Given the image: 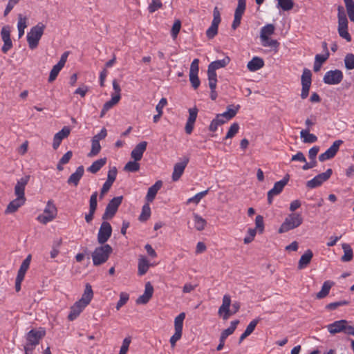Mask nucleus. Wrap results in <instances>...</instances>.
<instances>
[{"label":"nucleus","instance_id":"f257e3e1","mask_svg":"<svg viewBox=\"0 0 354 354\" xmlns=\"http://www.w3.org/2000/svg\"><path fill=\"white\" fill-rule=\"evenodd\" d=\"M45 25L42 23H38L35 26L32 27L30 31L27 33L26 39L28 46L31 50L35 49L39 44L44 30Z\"/></svg>","mask_w":354,"mask_h":354},{"label":"nucleus","instance_id":"f03ea898","mask_svg":"<svg viewBox=\"0 0 354 354\" xmlns=\"http://www.w3.org/2000/svg\"><path fill=\"white\" fill-rule=\"evenodd\" d=\"M326 328L331 335L343 333L346 335H354V327L349 325L348 322L346 319L335 321L327 325Z\"/></svg>","mask_w":354,"mask_h":354},{"label":"nucleus","instance_id":"7ed1b4c3","mask_svg":"<svg viewBox=\"0 0 354 354\" xmlns=\"http://www.w3.org/2000/svg\"><path fill=\"white\" fill-rule=\"evenodd\" d=\"M112 248L109 244L97 247L92 253L93 263L100 266L104 263L112 252Z\"/></svg>","mask_w":354,"mask_h":354},{"label":"nucleus","instance_id":"20e7f679","mask_svg":"<svg viewBox=\"0 0 354 354\" xmlns=\"http://www.w3.org/2000/svg\"><path fill=\"white\" fill-rule=\"evenodd\" d=\"M338 13H337V19H338V27L337 31L339 36L346 39V41L350 42L351 41V36L350 35L348 31V19L346 15V13L344 10L343 7H338Z\"/></svg>","mask_w":354,"mask_h":354},{"label":"nucleus","instance_id":"39448f33","mask_svg":"<svg viewBox=\"0 0 354 354\" xmlns=\"http://www.w3.org/2000/svg\"><path fill=\"white\" fill-rule=\"evenodd\" d=\"M303 222L301 214L292 213L288 215L279 229V233L286 232L299 227Z\"/></svg>","mask_w":354,"mask_h":354},{"label":"nucleus","instance_id":"423d86ee","mask_svg":"<svg viewBox=\"0 0 354 354\" xmlns=\"http://www.w3.org/2000/svg\"><path fill=\"white\" fill-rule=\"evenodd\" d=\"M57 209L53 201L49 200L44 209V212L37 216V220L41 223L46 224L52 221L57 216Z\"/></svg>","mask_w":354,"mask_h":354},{"label":"nucleus","instance_id":"0eeeda50","mask_svg":"<svg viewBox=\"0 0 354 354\" xmlns=\"http://www.w3.org/2000/svg\"><path fill=\"white\" fill-rule=\"evenodd\" d=\"M122 196H117L112 198L106 207L105 212L102 215V219L106 220L111 218L115 214L120 205L122 201Z\"/></svg>","mask_w":354,"mask_h":354},{"label":"nucleus","instance_id":"6e6552de","mask_svg":"<svg viewBox=\"0 0 354 354\" xmlns=\"http://www.w3.org/2000/svg\"><path fill=\"white\" fill-rule=\"evenodd\" d=\"M255 228H250L248 232V234L243 239L245 244L252 242L257 232H262L263 231V217L261 215H258L255 219Z\"/></svg>","mask_w":354,"mask_h":354},{"label":"nucleus","instance_id":"1a4fd4ad","mask_svg":"<svg viewBox=\"0 0 354 354\" xmlns=\"http://www.w3.org/2000/svg\"><path fill=\"white\" fill-rule=\"evenodd\" d=\"M343 77V73L340 70H330L325 73L323 82L326 84L337 85L342 81Z\"/></svg>","mask_w":354,"mask_h":354},{"label":"nucleus","instance_id":"9d476101","mask_svg":"<svg viewBox=\"0 0 354 354\" xmlns=\"http://www.w3.org/2000/svg\"><path fill=\"white\" fill-rule=\"evenodd\" d=\"M331 169H328L325 172L315 176L313 179L307 181L306 187L310 189H314L319 187L324 182L326 181L332 175Z\"/></svg>","mask_w":354,"mask_h":354},{"label":"nucleus","instance_id":"9b49d317","mask_svg":"<svg viewBox=\"0 0 354 354\" xmlns=\"http://www.w3.org/2000/svg\"><path fill=\"white\" fill-rule=\"evenodd\" d=\"M112 227L109 223L103 221L97 233V241L100 244H104L111 237Z\"/></svg>","mask_w":354,"mask_h":354},{"label":"nucleus","instance_id":"f8f14e48","mask_svg":"<svg viewBox=\"0 0 354 354\" xmlns=\"http://www.w3.org/2000/svg\"><path fill=\"white\" fill-rule=\"evenodd\" d=\"M198 64V59H194L190 65L189 69V81L194 89H196L200 86L201 84L200 80L198 76L199 71Z\"/></svg>","mask_w":354,"mask_h":354},{"label":"nucleus","instance_id":"ddd939ff","mask_svg":"<svg viewBox=\"0 0 354 354\" xmlns=\"http://www.w3.org/2000/svg\"><path fill=\"white\" fill-rule=\"evenodd\" d=\"M288 182V177H284L279 181H277L274 183V187L271 189L268 193V203L271 204L272 202V198L277 195H279L283 189L284 187Z\"/></svg>","mask_w":354,"mask_h":354},{"label":"nucleus","instance_id":"4468645a","mask_svg":"<svg viewBox=\"0 0 354 354\" xmlns=\"http://www.w3.org/2000/svg\"><path fill=\"white\" fill-rule=\"evenodd\" d=\"M343 143L342 140H335L333 145L323 153L319 156V160L324 162L327 160L333 158L339 150L340 145Z\"/></svg>","mask_w":354,"mask_h":354},{"label":"nucleus","instance_id":"2eb2a0df","mask_svg":"<svg viewBox=\"0 0 354 354\" xmlns=\"http://www.w3.org/2000/svg\"><path fill=\"white\" fill-rule=\"evenodd\" d=\"M231 297L229 295H225L223 297L222 305L219 307L218 314L224 320L230 316Z\"/></svg>","mask_w":354,"mask_h":354},{"label":"nucleus","instance_id":"dca6fc26","mask_svg":"<svg viewBox=\"0 0 354 354\" xmlns=\"http://www.w3.org/2000/svg\"><path fill=\"white\" fill-rule=\"evenodd\" d=\"M30 180V176H24L20 179L17 180L15 186V194L16 197H19L24 199L25 198V188Z\"/></svg>","mask_w":354,"mask_h":354},{"label":"nucleus","instance_id":"f3484780","mask_svg":"<svg viewBox=\"0 0 354 354\" xmlns=\"http://www.w3.org/2000/svg\"><path fill=\"white\" fill-rule=\"evenodd\" d=\"M189 162V158L185 157L181 162H177L174 165V171L172 173V180L173 181H177L180 179L184 171Z\"/></svg>","mask_w":354,"mask_h":354},{"label":"nucleus","instance_id":"a211bd4d","mask_svg":"<svg viewBox=\"0 0 354 354\" xmlns=\"http://www.w3.org/2000/svg\"><path fill=\"white\" fill-rule=\"evenodd\" d=\"M71 130L68 127H64L62 130L56 133L53 138V147L54 149H57L63 139L67 138L70 134Z\"/></svg>","mask_w":354,"mask_h":354},{"label":"nucleus","instance_id":"6ab92c4d","mask_svg":"<svg viewBox=\"0 0 354 354\" xmlns=\"http://www.w3.org/2000/svg\"><path fill=\"white\" fill-rule=\"evenodd\" d=\"M153 293V287L150 282H147L145 284L144 293L140 295L136 300V303L138 304H147Z\"/></svg>","mask_w":354,"mask_h":354},{"label":"nucleus","instance_id":"aec40b11","mask_svg":"<svg viewBox=\"0 0 354 354\" xmlns=\"http://www.w3.org/2000/svg\"><path fill=\"white\" fill-rule=\"evenodd\" d=\"M147 142L142 141L138 143L135 148L131 151V157L136 161H139L142 159L144 152L146 151Z\"/></svg>","mask_w":354,"mask_h":354},{"label":"nucleus","instance_id":"412c9836","mask_svg":"<svg viewBox=\"0 0 354 354\" xmlns=\"http://www.w3.org/2000/svg\"><path fill=\"white\" fill-rule=\"evenodd\" d=\"M42 337L41 332L31 330L26 335V344L34 346L36 347L39 344L40 339Z\"/></svg>","mask_w":354,"mask_h":354},{"label":"nucleus","instance_id":"4be33fe9","mask_svg":"<svg viewBox=\"0 0 354 354\" xmlns=\"http://www.w3.org/2000/svg\"><path fill=\"white\" fill-rule=\"evenodd\" d=\"M86 306L77 301L71 307L68 316L70 321L75 319Z\"/></svg>","mask_w":354,"mask_h":354},{"label":"nucleus","instance_id":"5701e85b","mask_svg":"<svg viewBox=\"0 0 354 354\" xmlns=\"http://www.w3.org/2000/svg\"><path fill=\"white\" fill-rule=\"evenodd\" d=\"M84 173V169L83 166H79L76 171L73 173L69 178H68L67 183L69 185H73L74 186H77L83 176Z\"/></svg>","mask_w":354,"mask_h":354},{"label":"nucleus","instance_id":"b1692460","mask_svg":"<svg viewBox=\"0 0 354 354\" xmlns=\"http://www.w3.org/2000/svg\"><path fill=\"white\" fill-rule=\"evenodd\" d=\"M93 297V292L92 287L89 283H86L84 293L80 299L78 300L81 304L87 306Z\"/></svg>","mask_w":354,"mask_h":354},{"label":"nucleus","instance_id":"393cba45","mask_svg":"<svg viewBox=\"0 0 354 354\" xmlns=\"http://www.w3.org/2000/svg\"><path fill=\"white\" fill-rule=\"evenodd\" d=\"M26 202V199L16 197L15 199L12 201L7 206L6 213L11 214L15 212L20 207H21Z\"/></svg>","mask_w":354,"mask_h":354},{"label":"nucleus","instance_id":"a878e982","mask_svg":"<svg viewBox=\"0 0 354 354\" xmlns=\"http://www.w3.org/2000/svg\"><path fill=\"white\" fill-rule=\"evenodd\" d=\"M153 266L150 264L147 258L145 256H140L138 259V273L140 276H142L147 273L150 266Z\"/></svg>","mask_w":354,"mask_h":354},{"label":"nucleus","instance_id":"bb28decb","mask_svg":"<svg viewBox=\"0 0 354 354\" xmlns=\"http://www.w3.org/2000/svg\"><path fill=\"white\" fill-rule=\"evenodd\" d=\"M264 66V61L259 57H254L247 64L248 69L251 72H254Z\"/></svg>","mask_w":354,"mask_h":354},{"label":"nucleus","instance_id":"cd10ccee","mask_svg":"<svg viewBox=\"0 0 354 354\" xmlns=\"http://www.w3.org/2000/svg\"><path fill=\"white\" fill-rule=\"evenodd\" d=\"M240 109V105H229L227 106L226 111L219 113L223 119L226 120V122L233 118L236 114L237 113L238 111Z\"/></svg>","mask_w":354,"mask_h":354},{"label":"nucleus","instance_id":"c85d7f7f","mask_svg":"<svg viewBox=\"0 0 354 354\" xmlns=\"http://www.w3.org/2000/svg\"><path fill=\"white\" fill-rule=\"evenodd\" d=\"M161 186L162 182L160 180H158L156 182L154 185H153L151 187L149 188L146 196V200L148 202L151 203L154 200L158 190L161 188Z\"/></svg>","mask_w":354,"mask_h":354},{"label":"nucleus","instance_id":"c756f323","mask_svg":"<svg viewBox=\"0 0 354 354\" xmlns=\"http://www.w3.org/2000/svg\"><path fill=\"white\" fill-rule=\"evenodd\" d=\"M31 261V255L29 254L26 257V258L21 263L20 268L18 270L17 277V279H24L26 272H27Z\"/></svg>","mask_w":354,"mask_h":354},{"label":"nucleus","instance_id":"7c9ffc66","mask_svg":"<svg viewBox=\"0 0 354 354\" xmlns=\"http://www.w3.org/2000/svg\"><path fill=\"white\" fill-rule=\"evenodd\" d=\"M313 254L310 250H307L305 253L301 255L299 261V268L303 269L307 266V265L310 262L313 258Z\"/></svg>","mask_w":354,"mask_h":354},{"label":"nucleus","instance_id":"2f4dec72","mask_svg":"<svg viewBox=\"0 0 354 354\" xmlns=\"http://www.w3.org/2000/svg\"><path fill=\"white\" fill-rule=\"evenodd\" d=\"M342 248L344 250V255L341 257L343 262H348L353 259V252L351 245L348 243H343Z\"/></svg>","mask_w":354,"mask_h":354},{"label":"nucleus","instance_id":"473e14b6","mask_svg":"<svg viewBox=\"0 0 354 354\" xmlns=\"http://www.w3.org/2000/svg\"><path fill=\"white\" fill-rule=\"evenodd\" d=\"M309 131L310 129H307L301 130L300 132V137L303 139L304 143H313L317 140V137L313 133H310Z\"/></svg>","mask_w":354,"mask_h":354},{"label":"nucleus","instance_id":"72a5a7b5","mask_svg":"<svg viewBox=\"0 0 354 354\" xmlns=\"http://www.w3.org/2000/svg\"><path fill=\"white\" fill-rule=\"evenodd\" d=\"M230 59L229 57H225L222 59L216 60L209 64L208 67L212 70L216 71L217 69L226 66L230 63Z\"/></svg>","mask_w":354,"mask_h":354},{"label":"nucleus","instance_id":"f704fd0d","mask_svg":"<svg viewBox=\"0 0 354 354\" xmlns=\"http://www.w3.org/2000/svg\"><path fill=\"white\" fill-rule=\"evenodd\" d=\"M226 122L225 119H223V117L220 114H217L214 118L209 127V130L210 131L214 132L217 130L218 127L223 124H225Z\"/></svg>","mask_w":354,"mask_h":354},{"label":"nucleus","instance_id":"c9c22d12","mask_svg":"<svg viewBox=\"0 0 354 354\" xmlns=\"http://www.w3.org/2000/svg\"><path fill=\"white\" fill-rule=\"evenodd\" d=\"M333 284L334 283L333 281H326L323 283L321 290L317 293V298L323 299L326 297Z\"/></svg>","mask_w":354,"mask_h":354},{"label":"nucleus","instance_id":"e433bc0d","mask_svg":"<svg viewBox=\"0 0 354 354\" xmlns=\"http://www.w3.org/2000/svg\"><path fill=\"white\" fill-rule=\"evenodd\" d=\"M194 228L198 231H202L205 229L207 221L197 214H193Z\"/></svg>","mask_w":354,"mask_h":354},{"label":"nucleus","instance_id":"4c0bfd02","mask_svg":"<svg viewBox=\"0 0 354 354\" xmlns=\"http://www.w3.org/2000/svg\"><path fill=\"white\" fill-rule=\"evenodd\" d=\"M106 162V158H100L94 161L92 165L87 169V170L92 173H97Z\"/></svg>","mask_w":354,"mask_h":354},{"label":"nucleus","instance_id":"58836bf2","mask_svg":"<svg viewBox=\"0 0 354 354\" xmlns=\"http://www.w3.org/2000/svg\"><path fill=\"white\" fill-rule=\"evenodd\" d=\"M239 323V320H234V321L231 322L230 327L225 329L221 333L220 338L225 340L229 335H232L234 332Z\"/></svg>","mask_w":354,"mask_h":354},{"label":"nucleus","instance_id":"ea45409f","mask_svg":"<svg viewBox=\"0 0 354 354\" xmlns=\"http://www.w3.org/2000/svg\"><path fill=\"white\" fill-rule=\"evenodd\" d=\"M277 7L283 11H289L294 6L293 0H277Z\"/></svg>","mask_w":354,"mask_h":354},{"label":"nucleus","instance_id":"a19ab883","mask_svg":"<svg viewBox=\"0 0 354 354\" xmlns=\"http://www.w3.org/2000/svg\"><path fill=\"white\" fill-rule=\"evenodd\" d=\"M208 192H209V189H207L205 191L198 192L194 196L188 198L186 203L187 204L194 203L195 205H198L200 203V201H201V199L203 197H205L208 194Z\"/></svg>","mask_w":354,"mask_h":354},{"label":"nucleus","instance_id":"79ce46f5","mask_svg":"<svg viewBox=\"0 0 354 354\" xmlns=\"http://www.w3.org/2000/svg\"><path fill=\"white\" fill-rule=\"evenodd\" d=\"M27 27V19L21 15H19V20L17 23V29L19 37L21 38L24 35V30Z\"/></svg>","mask_w":354,"mask_h":354},{"label":"nucleus","instance_id":"37998d69","mask_svg":"<svg viewBox=\"0 0 354 354\" xmlns=\"http://www.w3.org/2000/svg\"><path fill=\"white\" fill-rule=\"evenodd\" d=\"M346 12L350 20L354 22V1L353 0H344Z\"/></svg>","mask_w":354,"mask_h":354},{"label":"nucleus","instance_id":"c03bdc74","mask_svg":"<svg viewBox=\"0 0 354 354\" xmlns=\"http://www.w3.org/2000/svg\"><path fill=\"white\" fill-rule=\"evenodd\" d=\"M311 71L308 68H304L301 75V85L310 86L311 85Z\"/></svg>","mask_w":354,"mask_h":354},{"label":"nucleus","instance_id":"a18cd8bd","mask_svg":"<svg viewBox=\"0 0 354 354\" xmlns=\"http://www.w3.org/2000/svg\"><path fill=\"white\" fill-rule=\"evenodd\" d=\"M185 318V313H180L174 319V328L175 330H179L183 332V322Z\"/></svg>","mask_w":354,"mask_h":354},{"label":"nucleus","instance_id":"49530a36","mask_svg":"<svg viewBox=\"0 0 354 354\" xmlns=\"http://www.w3.org/2000/svg\"><path fill=\"white\" fill-rule=\"evenodd\" d=\"M246 8L245 0H238L237 7L235 10L234 15L242 17Z\"/></svg>","mask_w":354,"mask_h":354},{"label":"nucleus","instance_id":"de8ad7c7","mask_svg":"<svg viewBox=\"0 0 354 354\" xmlns=\"http://www.w3.org/2000/svg\"><path fill=\"white\" fill-rule=\"evenodd\" d=\"M63 68V66L59 65V64H55L53 66V68L51 69L48 77V82H53L57 77L60 71Z\"/></svg>","mask_w":354,"mask_h":354},{"label":"nucleus","instance_id":"09e8293b","mask_svg":"<svg viewBox=\"0 0 354 354\" xmlns=\"http://www.w3.org/2000/svg\"><path fill=\"white\" fill-rule=\"evenodd\" d=\"M124 169L129 172H136L140 169V164L138 161H129L124 166Z\"/></svg>","mask_w":354,"mask_h":354},{"label":"nucleus","instance_id":"8fccbe9b","mask_svg":"<svg viewBox=\"0 0 354 354\" xmlns=\"http://www.w3.org/2000/svg\"><path fill=\"white\" fill-rule=\"evenodd\" d=\"M101 149L100 142L92 140L91 141V149L88 153V156L92 157L99 153Z\"/></svg>","mask_w":354,"mask_h":354},{"label":"nucleus","instance_id":"3c124183","mask_svg":"<svg viewBox=\"0 0 354 354\" xmlns=\"http://www.w3.org/2000/svg\"><path fill=\"white\" fill-rule=\"evenodd\" d=\"M344 64H345V67L348 70L354 69V55L353 54L348 53L345 56Z\"/></svg>","mask_w":354,"mask_h":354},{"label":"nucleus","instance_id":"603ef678","mask_svg":"<svg viewBox=\"0 0 354 354\" xmlns=\"http://www.w3.org/2000/svg\"><path fill=\"white\" fill-rule=\"evenodd\" d=\"M239 126L238 123H233L229 128L228 131L225 137V139H229L234 137L239 131Z\"/></svg>","mask_w":354,"mask_h":354},{"label":"nucleus","instance_id":"864d4df0","mask_svg":"<svg viewBox=\"0 0 354 354\" xmlns=\"http://www.w3.org/2000/svg\"><path fill=\"white\" fill-rule=\"evenodd\" d=\"M97 192H94L91 194L89 200V210L95 212L97 205Z\"/></svg>","mask_w":354,"mask_h":354},{"label":"nucleus","instance_id":"5fc2aeb1","mask_svg":"<svg viewBox=\"0 0 354 354\" xmlns=\"http://www.w3.org/2000/svg\"><path fill=\"white\" fill-rule=\"evenodd\" d=\"M221 14L217 7H215L213 10V20L212 24L214 26L218 27L221 23Z\"/></svg>","mask_w":354,"mask_h":354},{"label":"nucleus","instance_id":"6e6d98bb","mask_svg":"<svg viewBox=\"0 0 354 354\" xmlns=\"http://www.w3.org/2000/svg\"><path fill=\"white\" fill-rule=\"evenodd\" d=\"M131 339L130 337H125L123 339L122 344V346L120 347V352H119L120 354H127V353L129 350V347L131 344Z\"/></svg>","mask_w":354,"mask_h":354},{"label":"nucleus","instance_id":"4d7b16f0","mask_svg":"<svg viewBox=\"0 0 354 354\" xmlns=\"http://www.w3.org/2000/svg\"><path fill=\"white\" fill-rule=\"evenodd\" d=\"M279 42L276 39H272L267 37V48H270V51L276 53L278 50Z\"/></svg>","mask_w":354,"mask_h":354},{"label":"nucleus","instance_id":"13d9d810","mask_svg":"<svg viewBox=\"0 0 354 354\" xmlns=\"http://www.w3.org/2000/svg\"><path fill=\"white\" fill-rule=\"evenodd\" d=\"M129 295L126 292H121L120 294V299L116 304V309L118 310L124 306L129 300Z\"/></svg>","mask_w":354,"mask_h":354},{"label":"nucleus","instance_id":"bf43d9fd","mask_svg":"<svg viewBox=\"0 0 354 354\" xmlns=\"http://www.w3.org/2000/svg\"><path fill=\"white\" fill-rule=\"evenodd\" d=\"M151 214V209L149 205H145L142 209V213L140 216V221H146L149 218Z\"/></svg>","mask_w":354,"mask_h":354},{"label":"nucleus","instance_id":"052dcab7","mask_svg":"<svg viewBox=\"0 0 354 354\" xmlns=\"http://www.w3.org/2000/svg\"><path fill=\"white\" fill-rule=\"evenodd\" d=\"M181 23L179 20L176 21L171 28V35L173 39H176L180 32Z\"/></svg>","mask_w":354,"mask_h":354},{"label":"nucleus","instance_id":"680f3d73","mask_svg":"<svg viewBox=\"0 0 354 354\" xmlns=\"http://www.w3.org/2000/svg\"><path fill=\"white\" fill-rule=\"evenodd\" d=\"M1 39L3 41L11 40L10 39V29L8 26H3L1 30Z\"/></svg>","mask_w":354,"mask_h":354},{"label":"nucleus","instance_id":"e2e57ef3","mask_svg":"<svg viewBox=\"0 0 354 354\" xmlns=\"http://www.w3.org/2000/svg\"><path fill=\"white\" fill-rule=\"evenodd\" d=\"M117 176V169L115 167H113L108 171L107 179L106 182L112 184L115 181Z\"/></svg>","mask_w":354,"mask_h":354},{"label":"nucleus","instance_id":"0e129e2a","mask_svg":"<svg viewBox=\"0 0 354 354\" xmlns=\"http://www.w3.org/2000/svg\"><path fill=\"white\" fill-rule=\"evenodd\" d=\"M162 7V3L160 0H153L149 6V11L150 12H154Z\"/></svg>","mask_w":354,"mask_h":354},{"label":"nucleus","instance_id":"69168bd1","mask_svg":"<svg viewBox=\"0 0 354 354\" xmlns=\"http://www.w3.org/2000/svg\"><path fill=\"white\" fill-rule=\"evenodd\" d=\"M197 115H198V109L196 107L189 109V117H188V119L187 121H189L190 123L191 122L195 123L196 118H197Z\"/></svg>","mask_w":354,"mask_h":354},{"label":"nucleus","instance_id":"338daca9","mask_svg":"<svg viewBox=\"0 0 354 354\" xmlns=\"http://www.w3.org/2000/svg\"><path fill=\"white\" fill-rule=\"evenodd\" d=\"M218 27L211 25L206 31V35L209 39L214 38L218 33Z\"/></svg>","mask_w":354,"mask_h":354},{"label":"nucleus","instance_id":"774afa93","mask_svg":"<svg viewBox=\"0 0 354 354\" xmlns=\"http://www.w3.org/2000/svg\"><path fill=\"white\" fill-rule=\"evenodd\" d=\"M329 52H326L324 54H317L315 55V60L323 64L329 57Z\"/></svg>","mask_w":354,"mask_h":354}]
</instances>
